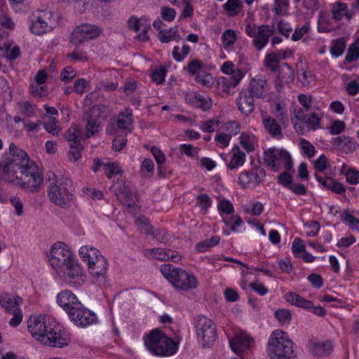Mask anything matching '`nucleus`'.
<instances>
[{
  "mask_svg": "<svg viewBox=\"0 0 359 359\" xmlns=\"http://www.w3.org/2000/svg\"><path fill=\"white\" fill-rule=\"evenodd\" d=\"M8 151V160L0 162V180L32 192L39 191L43 184V177L36 163L13 142L10 144Z\"/></svg>",
  "mask_w": 359,
  "mask_h": 359,
  "instance_id": "obj_1",
  "label": "nucleus"
},
{
  "mask_svg": "<svg viewBox=\"0 0 359 359\" xmlns=\"http://www.w3.org/2000/svg\"><path fill=\"white\" fill-rule=\"evenodd\" d=\"M28 329L33 337L47 346L62 348L70 342L69 337L59 326L47 324L41 316L30 318Z\"/></svg>",
  "mask_w": 359,
  "mask_h": 359,
  "instance_id": "obj_2",
  "label": "nucleus"
},
{
  "mask_svg": "<svg viewBox=\"0 0 359 359\" xmlns=\"http://www.w3.org/2000/svg\"><path fill=\"white\" fill-rule=\"evenodd\" d=\"M144 345L153 355L168 357L175 354L178 345L160 329L151 330L144 338Z\"/></svg>",
  "mask_w": 359,
  "mask_h": 359,
  "instance_id": "obj_3",
  "label": "nucleus"
},
{
  "mask_svg": "<svg viewBox=\"0 0 359 359\" xmlns=\"http://www.w3.org/2000/svg\"><path fill=\"white\" fill-rule=\"evenodd\" d=\"M266 351L269 359H291L292 339L289 334L279 329L273 331L269 336Z\"/></svg>",
  "mask_w": 359,
  "mask_h": 359,
  "instance_id": "obj_4",
  "label": "nucleus"
},
{
  "mask_svg": "<svg viewBox=\"0 0 359 359\" xmlns=\"http://www.w3.org/2000/svg\"><path fill=\"white\" fill-rule=\"evenodd\" d=\"M163 276L177 290L188 291L198 287L196 277L187 271L175 268L172 264H165L161 266Z\"/></svg>",
  "mask_w": 359,
  "mask_h": 359,
  "instance_id": "obj_5",
  "label": "nucleus"
},
{
  "mask_svg": "<svg viewBox=\"0 0 359 359\" xmlns=\"http://www.w3.org/2000/svg\"><path fill=\"white\" fill-rule=\"evenodd\" d=\"M72 184L68 178H62L51 184L48 191L50 201L62 208H68L72 201Z\"/></svg>",
  "mask_w": 359,
  "mask_h": 359,
  "instance_id": "obj_6",
  "label": "nucleus"
},
{
  "mask_svg": "<svg viewBox=\"0 0 359 359\" xmlns=\"http://www.w3.org/2000/svg\"><path fill=\"white\" fill-rule=\"evenodd\" d=\"M264 161L273 171L291 170L292 158L290 153L283 149L271 148L264 152Z\"/></svg>",
  "mask_w": 359,
  "mask_h": 359,
  "instance_id": "obj_7",
  "label": "nucleus"
},
{
  "mask_svg": "<svg viewBox=\"0 0 359 359\" xmlns=\"http://www.w3.org/2000/svg\"><path fill=\"white\" fill-rule=\"evenodd\" d=\"M53 13L50 11H37L30 17L29 29L36 35H43L55 27Z\"/></svg>",
  "mask_w": 359,
  "mask_h": 359,
  "instance_id": "obj_8",
  "label": "nucleus"
},
{
  "mask_svg": "<svg viewBox=\"0 0 359 359\" xmlns=\"http://www.w3.org/2000/svg\"><path fill=\"white\" fill-rule=\"evenodd\" d=\"M74 259L72 252L62 242L55 243L51 248L49 262L55 271L60 274V271L67 268V266Z\"/></svg>",
  "mask_w": 359,
  "mask_h": 359,
  "instance_id": "obj_9",
  "label": "nucleus"
},
{
  "mask_svg": "<svg viewBox=\"0 0 359 359\" xmlns=\"http://www.w3.org/2000/svg\"><path fill=\"white\" fill-rule=\"evenodd\" d=\"M198 339L203 347L210 346L215 341L217 334L213 321L205 316H199L196 324Z\"/></svg>",
  "mask_w": 359,
  "mask_h": 359,
  "instance_id": "obj_10",
  "label": "nucleus"
},
{
  "mask_svg": "<svg viewBox=\"0 0 359 359\" xmlns=\"http://www.w3.org/2000/svg\"><path fill=\"white\" fill-rule=\"evenodd\" d=\"M22 302V299L18 296H13L8 293L0 296L1 306L6 313L13 315V317L9 322L10 325L12 327H16L22 322V314L20 309V305Z\"/></svg>",
  "mask_w": 359,
  "mask_h": 359,
  "instance_id": "obj_11",
  "label": "nucleus"
},
{
  "mask_svg": "<svg viewBox=\"0 0 359 359\" xmlns=\"http://www.w3.org/2000/svg\"><path fill=\"white\" fill-rule=\"evenodd\" d=\"M102 29L97 25L88 23L81 24L74 28L71 34L70 42L79 46L86 41L95 39L100 36Z\"/></svg>",
  "mask_w": 359,
  "mask_h": 359,
  "instance_id": "obj_12",
  "label": "nucleus"
},
{
  "mask_svg": "<svg viewBox=\"0 0 359 359\" xmlns=\"http://www.w3.org/2000/svg\"><path fill=\"white\" fill-rule=\"evenodd\" d=\"M107 108L104 105H95L88 113L86 114L84 118L87 119L86 127V137H90L99 132L100 122V118L105 119L107 116L104 115L107 112Z\"/></svg>",
  "mask_w": 359,
  "mask_h": 359,
  "instance_id": "obj_13",
  "label": "nucleus"
},
{
  "mask_svg": "<svg viewBox=\"0 0 359 359\" xmlns=\"http://www.w3.org/2000/svg\"><path fill=\"white\" fill-rule=\"evenodd\" d=\"M70 320L77 326L86 327L97 320L95 314L89 309L84 308L80 304H76V307L69 311Z\"/></svg>",
  "mask_w": 359,
  "mask_h": 359,
  "instance_id": "obj_14",
  "label": "nucleus"
},
{
  "mask_svg": "<svg viewBox=\"0 0 359 359\" xmlns=\"http://www.w3.org/2000/svg\"><path fill=\"white\" fill-rule=\"evenodd\" d=\"M60 273H62L64 280L73 286H79L84 283L86 276L83 268L74 259L67 266L64 268Z\"/></svg>",
  "mask_w": 359,
  "mask_h": 359,
  "instance_id": "obj_15",
  "label": "nucleus"
},
{
  "mask_svg": "<svg viewBox=\"0 0 359 359\" xmlns=\"http://www.w3.org/2000/svg\"><path fill=\"white\" fill-rule=\"evenodd\" d=\"M265 176L266 172L263 168L255 166L248 171L241 172L238 180L243 188H251L259 184Z\"/></svg>",
  "mask_w": 359,
  "mask_h": 359,
  "instance_id": "obj_16",
  "label": "nucleus"
},
{
  "mask_svg": "<svg viewBox=\"0 0 359 359\" xmlns=\"http://www.w3.org/2000/svg\"><path fill=\"white\" fill-rule=\"evenodd\" d=\"M334 345L330 340L311 339L309 341L306 350L313 358H323L333 351Z\"/></svg>",
  "mask_w": 359,
  "mask_h": 359,
  "instance_id": "obj_17",
  "label": "nucleus"
},
{
  "mask_svg": "<svg viewBox=\"0 0 359 359\" xmlns=\"http://www.w3.org/2000/svg\"><path fill=\"white\" fill-rule=\"evenodd\" d=\"M321 118L316 113L304 116L302 121H299L293 124V127L299 134H304L306 130L315 131L321 128Z\"/></svg>",
  "mask_w": 359,
  "mask_h": 359,
  "instance_id": "obj_18",
  "label": "nucleus"
},
{
  "mask_svg": "<svg viewBox=\"0 0 359 359\" xmlns=\"http://www.w3.org/2000/svg\"><path fill=\"white\" fill-rule=\"evenodd\" d=\"M253 341V339L250 335L243 331H239L229 341V344L233 352L241 354L248 350Z\"/></svg>",
  "mask_w": 359,
  "mask_h": 359,
  "instance_id": "obj_19",
  "label": "nucleus"
},
{
  "mask_svg": "<svg viewBox=\"0 0 359 359\" xmlns=\"http://www.w3.org/2000/svg\"><path fill=\"white\" fill-rule=\"evenodd\" d=\"M88 266L90 275L99 285H105L107 278L108 263L106 258H100L97 262H90Z\"/></svg>",
  "mask_w": 359,
  "mask_h": 359,
  "instance_id": "obj_20",
  "label": "nucleus"
},
{
  "mask_svg": "<svg viewBox=\"0 0 359 359\" xmlns=\"http://www.w3.org/2000/svg\"><path fill=\"white\" fill-rule=\"evenodd\" d=\"M236 103L239 111L245 116L250 114L255 109L254 97L245 89L240 92Z\"/></svg>",
  "mask_w": 359,
  "mask_h": 359,
  "instance_id": "obj_21",
  "label": "nucleus"
},
{
  "mask_svg": "<svg viewBox=\"0 0 359 359\" xmlns=\"http://www.w3.org/2000/svg\"><path fill=\"white\" fill-rule=\"evenodd\" d=\"M331 143L337 149L346 154L352 153L358 147V144L355 140L346 136L334 137L332 140Z\"/></svg>",
  "mask_w": 359,
  "mask_h": 359,
  "instance_id": "obj_22",
  "label": "nucleus"
},
{
  "mask_svg": "<svg viewBox=\"0 0 359 359\" xmlns=\"http://www.w3.org/2000/svg\"><path fill=\"white\" fill-rule=\"evenodd\" d=\"M267 81L260 77L253 78L250 80L248 89H246L254 97L262 98L269 90Z\"/></svg>",
  "mask_w": 359,
  "mask_h": 359,
  "instance_id": "obj_23",
  "label": "nucleus"
},
{
  "mask_svg": "<svg viewBox=\"0 0 359 359\" xmlns=\"http://www.w3.org/2000/svg\"><path fill=\"white\" fill-rule=\"evenodd\" d=\"M241 81V74L236 73L234 79L231 77H219L217 81V89L219 94L229 95L231 90L233 89Z\"/></svg>",
  "mask_w": 359,
  "mask_h": 359,
  "instance_id": "obj_24",
  "label": "nucleus"
},
{
  "mask_svg": "<svg viewBox=\"0 0 359 359\" xmlns=\"http://www.w3.org/2000/svg\"><path fill=\"white\" fill-rule=\"evenodd\" d=\"M273 34V31L269 25H262L258 27V30L253 37L252 44L257 50H261L268 43L269 36Z\"/></svg>",
  "mask_w": 359,
  "mask_h": 359,
  "instance_id": "obj_25",
  "label": "nucleus"
},
{
  "mask_svg": "<svg viewBox=\"0 0 359 359\" xmlns=\"http://www.w3.org/2000/svg\"><path fill=\"white\" fill-rule=\"evenodd\" d=\"M57 303L69 314L72 308L76 307V304H80L76 297L69 290H63L57 295Z\"/></svg>",
  "mask_w": 359,
  "mask_h": 359,
  "instance_id": "obj_26",
  "label": "nucleus"
},
{
  "mask_svg": "<svg viewBox=\"0 0 359 359\" xmlns=\"http://www.w3.org/2000/svg\"><path fill=\"white\" fill-rule=\"evenodd\" d=\"M264 128L273 137H282L281 128L277 121L266 113L262 114Z\"/></svg>",
  "mask_w": 359,
  "mask_h": 359,
  "instance_id": "obj_27",
  "label": "nucleus"
},
{
  "mask_svg": "<svg viewBox=\"0 0 359 359\" xmlns=\"http://www.w3.org/2000/svg\"><path fill=\"white\" fill-rule=\"evenodd\" d=\"M116 195L123 205L128 208L135 207L137 196L133 194L128 187L125 186L120 187L116 189Z\"/></svg>",
  "mask_w": 359,
  "mask_h": 359,
  "instance_id": "obj_28",
  "label": "nucleus"
},
{
  "mask_svg": "<svg viewBox=\"0 0 359 359\" xmlns=\"http://www.w3.org/2000/svg\"><path fill=\"white\" fill-rule=\"evenodd\" d=\"M79 254L83 261L87 263L88 266L91 265V261L93 262H97L100 258H105L97 249L90 245L81 246L79 249Z\"/></svg>",
  "mask_w": 359,
  "mask_h": 359,
  "instance_id": "obj_29",
  "label": "nucleus"
},
{
  "mask_svg": "<svg viewBox=\"0 0 359 359\" xmlns=\"http://www.w3.org/2000/svg\"><path fill=\"white\" fill-rule=\"evenodd\" d=\"M232 152L231 161L227 164V168L230 170L237 169L242 166L246 158L245 154L241 151L238 147H234Z\"/></svg>",
  "mask_w": 359,
  "mask_h": 359,
  "instance_id": "obj_30",
  "label": "nucleus"
},
{
  "mask_svg": "<svg viewBox=\"0 0 359 359\" xmlns=\"http://www.w3.org/2000/svg\"><path fill=\"white\" fill-rule=\"evenodd\" d=\"M332 13L333 18L337 20H340L344 18L350 20L351 18L347 5L341 2H337L333 4Z\"/></svg>",
  "mask_w": 359,
  "mask_h": 359,
  "instance_id": "obj_31",
  "label": "nucleus"
},
{
  "mask_svg": "<svg viewBox=\"0 0 359 359\" xmlns=\"http://www.w3.org/2000/svg\"><path fill=\"white\" fill-rule=\"evenodd\" d=\"M132 111L126 110L124 113H120L117 118V126L121 130H126L128 133L132 131L131 126L133 125Z\"/></svg>",
  "mask_w": 359,
  "mask_h": 359,
  "instance_id": "obj_32",
  "label": "nucleus"
},
{
  "mask_svg": "<svg viewBox=\"0 0 359 359\" xmlns=\"http://www.w3.org/2000/svg\"><path fill=\"white\" fill-rule=\"evenodd\" d=\"M341 174L346 176V181L352 184L359 183V172L355 169L343 164L339 170Z\"/></svg>",
  "mask_w": 359,
  "mask_h": 359,
  "instance_id": "obj_33",
  "label": "nucleus"
},
{
  "mask_svg": "<svg viewBox=\"0 0 359 359\" xmlns=\"http://www.w3.org/2000/svg\"><path fill=\"white\" fill-rule=\"evenodd\" d=\"M341 222L351 229L359 233V219L356 218L349 210H344L341 215Z\"/></svg>",
  "mask_w": 359,
  "mask_h": 359,
  "instance_id": "obj_34",
  "label": "nucleus"
},
{
  "mask_svg": "<svg viewBox=\"0 0 359 359\" xmlns=\"http://www.w3.org/2000/svg\"><path fill=\"white\" fill-rule=\"evenodd\" d=\"M81 129L79 126H72L65 132V139L70 144L81 143Z\"/></svg>",
  "mask_w": 359,
  "mask_h": 359,
  "instance_id": "obj_35",
  "label": "nucleus"
},
{
  "mask_svg": "<svg viewBox=\"0 0 359 359\" xmlns=\"http://www.w3.org/2000/svg\"><path fill=\"white\" fill-rule=\"evenodd\" d=\"M292 69L290 66L287 63H283L279 67L278 80L280 83H288L292 81Z\"/></svg>",
  "mask_w": 359,
  "mask_h": 359,
  "instance_id": "obj_36",
  "label": "nucleus"
},
{
  "mask_svg": "<svg viewBox=\"0 0 359 359\" xmlns=\"http://www.w3.org/2000/svg\"><path fill=\"white\" fill-rule=\"evenodd\" d=\"M57 123L56 118L48 116L43 123V127L48 133L57 136L60 133V128Z\"/></svg>",
  "mask_w": 359,
  "mask_h": 359,
  "instance_id": "obj_37",
  "label": "nucleus"
},
{
  "mask_svg": "<svg viewBox=\"0 0 359 359\" xmlns=\"http://www.w3.org/2000/svg\"><path fill=\"white\" fill-rule=\"evenodd\" d=\"M177 27L161 30L158 33V39L162 43H168L178 38L177 37Z\"/></svg>",
  "mask_w": 359,
  "mask_h": 359,
  "instance_id": "obj_38",
  "label": "nucleus"
},
{
  "mask_svg": "<svg viewBox=\"0 0 359 359\" xmlns=\"http://www.w3.org/2000/svg\"><path fill=\"white\" fill-rule=\"evenodd\" d=\"M220 238L218 236H213L210 239L204 240L196 245V249L199 252H203L208 248L219 244Z\"/></svg>",
  "mask_w": 359,
  "mask_h": 359,
  "instance_id": "obj_39",
  "label": "nucleus"
},
{
  "mask_svg": "<svg viewBox=\"0 0 359 359\" xmlns=\"http://www.w3.org/2000/svg\"><path fill=\"white\" fill-rule=\"evenodd\" d=\"M221 70L224 74L227 75L226 77H231V79H234L236 73L241 74V80L244 76L243 71L240 69H235L233 63L230 61L225 62L221 67Z\"/></svg>",
  "mask_w": 359,
  "mask_h": 359,
  "instance_id": "obj_40",
  "label": "nucleus"
},
{
  "mask_svg": "<svg viewBox=\"0 0 359 359\" xmlns=\"http://www.w3.org/2000/svg\"><path fill=\"white\" fill-rule=\"evenodd\" d=\"M298 80L304 86H313L316 83V78L310 71H304L298 74Z\"/></svg>",
  "mask_w": 359,
  "mask_h": 359,
  "instance_id": "obj_41",
  "label": "nucleus"
},
{
  "mask_svg": "<svg viewBox=\"0 0 359 359\" xmlns=\"http://www.w3.org/2000/svg\"><path fill=\"white\" fill-rule=\"evenodd\" d=\"M346 48V43L343 39L333 41L330 48V53L332 57L337 58L341 56Z\"/></svg>",
  "mask_w": 359,
  "mask_h": 359,
  "instance_id": "obj_42",
  "label": "nucleus"
},
{
  "mask_svg": "<svg viewBox=\"0 0 359 359\" xmlns=\"http://www.w3.org/2000/svg\"><path fill=\"white\" fill-rule=\"evenodd\" d=\"M273 112L280 119L282 124H285L288 122L285 110V104L283 102L276 103Z\"/></svg>",
  "mask_w": 359,
  "mask_h": 359,
  "instance_id": "obj_43",
  "label": "nucleus"
},
{
  "mask_svg": "<svg viewBox=\"0 0 359 359\" xmlns=\"http://www.w3.org/2000/svg\"><path fill=\"white\" fill-rule=\"evenodd\" d=\"M151 151L153 156H154L156 163L158 165V170L159 175H161L162 176H165V174L163 170V167H162V164H163L165 161V157L164 154L156 147H152Z\"/></svg>",
  "mask_w": 359,
  "mask_h": 359,
  "instance_id": "obj_44",
  "label": "nucleus"
},
{
  "mask_svg": "<svg viewBox=\"0 0 359 359\" xmlns=\"http://www.w3.org/2000/svg\"><path fill=\"white\" fill-rule=\"evenodd\" d=\"M320 226L316 221L311 220L304 224V230L307 236H316L320 231Z\"/></svg>",
  "mask_w": 359,
  "mask_h": 359,
  "instance_id": "obj_45",
  "label": "nucleus"
},
{
  "mask_svg": "<svg viewBox=\"0 0 359 359\" xmlns=\"http://www.w3.org/2000/svg\"><path fill=\"white\" fill-rule=\"evenodd\" d=\"M299 149L302 154L309 158H311L315 155L316 149L313 144L306 140L302 139L299 143Z\"/></svg>",
  "mask_w": 359,
  "mask_h": 359,
  "instance_id": "obj_46",
  "label": "nucleus"
},
{
  "mask_svg": "<svg viewBox=\"0 0 359 359\" xmlns=\"http://www.w3.org/2000/svg\"><path fill=\"white\" fill-rule=\"evenodd\" d=\"M279 62L278 56L274 53H271L266 56L264 60L265 67L270 69L272 72H275L278 69V64Z\"/></svg>",
  "mask_w": 359,
  "mask_h": 359,
  "instance_id": "obj_47",
  "label": "nucleus"
},
{
  "mask_svg": "<svg viewBox=\"0 0 359 359\" xmlns=\"http://www.w3.org/2000/svg\"><path fill=\"white\" fill-rule=\"evenodd\" d=\"M278 182L283 187L292 190V174L290 170H285L278 177Z\"/></svg>",
  "mask_w": 359,
  "mask_h": 359,
  "instance_id": "obj_48",
  "label": "nucleus"
},
{
  "mask_svg": "<svg viewBox=\"0 0 359 359\" xmlns=\"http://www.w3.org/2000/svg\"><path fill=\"white\" fill-rule=\"evenodd\" d=\"M254 135L242 133L240 137V144L247 152L254 150L253 140Z\"/></svg>",
  "mask_w": 359,
  "mask_h": 359,
  "instance_id": "obj_49",
  "label": "nucleus"
},
{
  "mask_svg": "<svg viewBox=\"0 0 359 359\" xmlns=\"http://www.w3.org/2000/svg\"><path fill=\"white\" fill-rule=\"evenodd\" d=\"M241 6H242L239 0H227V1L223 5L224 9L230 16L237 14V8H240Z\"/></svg>",
  "mask_w": 359,
  "mask_h": 359,
  "instance_id": "obj_50",
  "label": "nucleus"
},
{
  "mask_svg": "<svg viewBox=\"0 0 359 359\" xmlns=\"http://www.w3.org/2000/svg\"><path fill=\"white\" fill-rule=\"evenodd\" d=\"M359 57V38L349 47L346 55V60L353 62Z\"/></svg>",
  "mask_w": 359,
  "mask_h": 359,
  "instance_id": "obj_51",
  "label": "nucleus"
},
{
  "mask_svg": "<svg viewBox=\"0 0 359 359\" xmlns=\"http://www.w3.org/2000/svg\"><path fill=\"white\" fill-rule=\"evenodd\" d=\"M195 81L205 87H210L214 83L213 77L210 74L208 73H198L196 76Z\"/></svg>",
  "mask_w": 359,
  "mask_h": 359,
  "instance_id": "obj_52",
  "label": "nucleus"
},
{
  "mask_svg": "<svg viewBox=\"0 0 359 359\" xmlns=\"http://www.w3.org/2000/svg\"><path fill=\"white\" fill-rule=\"evenodd\" d=\"M345 128L346 124L343 121L336 119L332 122L329 127V131L330 134L336 135L341 133L345 130Z\"/></svg>",
  "mask_w": 359,
  "mask_h": 359,
  "instance_id": "obj_53",
  "label": "nucleus"
},
{
  "mask_svg": "<svg viewBox=\"0 0 359 359\" xmlns=\"http://www.w3.org/2000/svg\"><path fill=\"white\" fill-rule=\"evenodd\" d=\"M83 149V147L79 144H70V149L69 151V158L71 161H78L81 156V151Z\"/></svg>",
  "mask_w": 359,
  "mask_h": 359,
  "instance_id": "obj_54",
  "label": "nucleus"
},
{
  "mask_svg": "<svg viewBox=\"0 0 359 359\" xmlns=\"http://www.w3.org/2000/svg\"><path fill=\"white\" fill-rule=\"evenodd\" d=\"M223 44L226 46L233 45L236 41V32L232 29H228L223 32L222 36Z\"/></svg>",
  "mask_w": 359,
  "mask_h": 359,
  "instance_id": "obj_55",
  "label": "nucleus"
},
{
  "mask_svg": "<svg viewBox=\"0 0 359 359\" xmlns=\"http://www.w3.org/2000/svg\"><path fill=\"white\" fill-rule=\"evenodd\" d=\"M275 317L281 324L289 323L291 318V313L287 309H278L275 312Z\"/></svg>",
  "mask_w": 359,
  "mask_h": 359,
  "instance_id": "obj_56",
  "label": "nucleus"
},
{
  "mask_svg": "<svg viewBox=\"0 0 359 359\" xmlns=\"http://www.w3.org/2000/svg\"><path fill=\"white\" fill-rule=\"evenodd\" d=\"M197 204L200 206L201 210L207 212L208 208L211 205V199L205 194H199L196 197Z\"/></svg>",
  "mask_w": 359,
  "mask_h": 359,
  "instance_id": "obj_57",
  "label": "nucleus"
},
{
  "mask_svg": "<svg viewBox=\"0 0 359 359\" xmlns=\"http://www.w3.org/2000/svg\"><path fill=\"white\" fill-rule=\"evenodd\" d=\"M325 189L331 190L337 194H342L345 191L343 184L333 178H328V184Z\"/></svg>",
  "mask_w": 359,
  "mask_h": 359,
  "instance_id": "obj_58",
  "label": "nucleus"
},
{
  "mask_svg": "<svg viewBox=\"0 0 359 359\" xmlns=\"http://www.w3.org/2000/svg\"><path fill=\"white\" fill-rule=\"evenodd\" d=\"M226 225L229 226L231 230L236 231V227L240 226L243 223L242 219L238 215H233L229 218L224 219Z\"/></svg>",
  "mask_w": 359,
  "mask_h": 359,
  "instance_id": "obj_59",
  "label": "nucleus"
},
{
  "mask_svg": "<svg viewBox=\"0 0 359 359\" xmlns=\"http://www.w3.org/2000/svg\"><path fill=\"white\" fill-rule=\"evenodd\" d=\"M314 168L319 172L325 170L329 167V162L327 158L322 154L314 162Z\"/></svg>",
  "mask_w": 359,
  "mask_h": 359,
  "instance_id": "obj_60",
  "label": "nucleus"
},
{
  "mask_svg": "<svg viewBox=\"0 0 359 359\" xmlns=\"http://www.w3.org/2000/svg\"><path fill=\"white\" fill-rule=\"evenodd\" d=\"M106 170V175L111 179L114 175L119 174L122 172L118 164L116 163H108L104 165Z\"/></svg>",
  "mask_w": 359,
  "mask_h": 359,
  "instance_id": "obj_61",
  "label": "nucleus"
},
{
  "mask_svg": "<svg viewBox=\"0 0 359 359\" xmlns=\"http://www.w3.org/2000/svg\"><path fill=\"white\" fill-rule=\"evenodd\" d=\"M161 18L166 21H172L176 16V11L174 8L168 6H163L161 12Z\"/></svg>",
  "mask_w": 359,
  "mask_h": 359,
  "instance_id": "obj_62",
  "label": "nucleus"
},
{
  "mask_svg": "<svg viewBox=\"0 0 359 359\" xmlns=\"http://www.w3.org/2000/svg\"><path fill=\"white\" fill-rule=\"evenodd\" d=\"M0 27H4L9 30H13L15 29V24L9 15L6 14H1Z\"/></svg>",
  "mask_w": 359,
  "mask_h": 359,
  "instance_id": "obj_63",
  "label": "nucleus"
},
{
  "mask_svg": "<svg viewBox=\"0 0 359 359\" xmlns=\"http://www.w3.org/2000/svg\"><path fill=\"white\" fill-rule=\"evenodd\" d=\"M76 76L75 70L70 66L66 67L61 72L60 79L65 83L69 82Z\"/></svg>",
  "mask_w": 359,
  "mask_h": 359,
  "instance_id": "obj_64",
  "label": "nucleus"
}]
</instances>
